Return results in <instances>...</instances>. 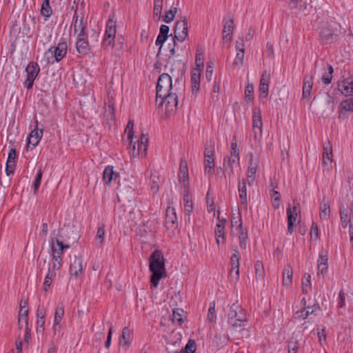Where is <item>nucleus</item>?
I'll list each match as a JSON object with an SVG mask.
<instances>
[{
    "mask_svg": "<svg viewBox=\"0 0 353 353\" xmlns=\"http://www.w3.org/2000/svg\"><path fill=\"white\" fill-rule=\"evenodd\" d=\"M196 343L194 340H189L185 346L183 353H194L196 349Z\"/></svg>",
    "mask_w": 353,
    "mask_h": 353,
    "instance_id": "51",
    "label": "nucleus"
},
{
    "mask_svg": "<svg viewBox=\"0 0 353 353\" xmlns=\"http://www.w3.org/2000/svg\"><path fill=\"white\" fill-rule=\"evenodd\" d=\"M163 8V0H154V16L158 19H161V14Z\"/></svg>",
    "mask_w": 353,
    "mask_h": 353,
    "instance_id": "47",
    "label": "nucleus"
},
{
    "mask_svg": "<svg viewBox=\"0 0 353 353\" xmlns=\"http://www.w3.org/2000/svg\"><path fill=\"white\" fill-rule=\"evenodd\" d=\"M150 270L152 274L150 278L152 286L157 288L161 279L166 276L165 262L160 250H156L150 256Z\"/></svg>",
    "mask_w": 353,
    "mask_h": 353,
    "instance_id": "1",
    "label": "nucleus"
},
{
    "mask_svg": "<svg viewBox=\"0 0 353 353\" xmlns=\"http://www.w3.org/2000/svg\"><path fill=\"white\" fill-rule=\"evenodd\" d=\"M116 32V21L110 18L107 22L104 37L101 43V46L105 50L109 51L114 47Z\"/></svg>",
    "mask_w": 353,
    "mask_h": 353,
    "instance_id": "4",
    "label": "nucleus"
},
{
    "mask_svg": "<svg viewBox=\"0 0 353 353\" xmlns=\"http://www.w3.org/2000/svg\"><path fill=\"white\" fill-rule=\"evenodd\" d=\"M237 228L239 230V246L241 249L245 250L246 244H247L248 234H247V232H243L241 222L240 223V224L239 225Z\"/></svg>",
    "mask_w": 353,
    "mask_h": 353,
    "instance_id": "37",
    "label": "nucleus"
},
{
    "mask_svg": "<svg viewBox=\"0 0 353 353\" xmlns=\"http://www.w3.org/2000/svg\"><path fill=\"white\" fill-rule=\"evenodd\" d=\"M179 182L183 188V192H190V181L189 173L187 162L185 160H181L179 166V171L178 174Z\"/></svg>",
    "mask_w": 353,
    "mask_h": 353,
    "instance_id": "11",
    "label": "nucleus"
},
{
    "mask_svg": "<svg viewBox=\"0 0 353 353\" xmlns=\"http://www.w3.org/2000/svg\"><path fill=\"white\" fill-rule=\"evenodd\" d=\"M320 218L321 219H327L330 214V205L327 203H322L320 206Z\"/></svg>",
    "mask_w": 353,
    "mask_h": 353,
    "instance_id": "44",
    "label": "nucleus"
},
{
    "mask_svg": "<svg viewBox=\"0 0 353 353\" xmlns=\"http://www.w3.org/2000/svg\"><path fill=\"white\" fill-rule=\"evenodd\" d=\"M15 167L16 163H13L11 161L6 162V172L8 176L14 173Z\"/></svg>",
    "mask_w": 353,
    "mask_h": 353,
    "instance_id": "64",
    "label": "nucleus"
},
{
    "mask_svg": "<svg viewBox=\"0 0 353 353\" xmlns=\"http://www.w3.org/2000/svg\"><path fill=\"white\" fill-rule=\"evenodd\" d=\"M178 104V95L175 92H167L165 96L156 97V105L158 108L165 105L167 113L173 112Z\"/></svg>",
    "mask_w": 353,
    "mask_h": 353,
    "instance_id": "6",
    "label": "nucleus"
},
{
    "mask_svg": "<svg viewBox=\"0 0 353 353\" xmlns=\"http://www.w3.org/2000/svg\"><path fill=\"white\" fill-rule=\"evenodd\" d=\"M176 12V8H172L168 12L165 13V16L163 17V21L167 23H169L171 21H172Z\"/></svg>",
    "mask_w": 353,
    "mask_h": 353,
    "instance_id": "49",
    "label": "nucleus"
},
{
    "mask_svg": "<svg viewBox=\"0 0 353 353\" xmlns=\"http://www.w3.org/2000/svg\"><path fill=\"white\" fill-rule=\"evenodd\" d=\"M40 71V68L37 63H30L26 68V72L27 73V78L24 82V86L27 89L32 88L34 81L37 78Z\"/></svg>",
    "mask_w": 353,
    "mask_h": 353,
    "instance_id": "12",
    "label": "nucleus"
},
{
    "mask_svg": "<svg viewBox=\"0 0 353 353\" xmlns=\"http://www.w3.org/2000/svg\"><path fill=\"white\" fill-rule=\"evenodd\" d=\"M83 272V259L81 256H74L70 265V273L72 276L77 278Z\"/></svg>",
    "mask_w": 353,
    "mask_h": 353,
    "instance_id": "17",
    "label": "nucleus"
},
{
    "mask_svg": "<svg viewBox=\"0 0 353 353\" xmlns=\"http://www.w3.org/2000/svg\"><path fill=\"white\" fill-rule=\"evenodd\" d=\"M247 321L245 311L239 305H233L228 313V323L234 327L244 325Z\"/></svg>",
    "mask_w": 353,
    "mask_h": 353,
    "instance_id": "5",
    "label": "nucleus"
},
{
    "mask_svg": "<svg viewBox=\"0 0 353 353\" xmlns=\"http://www.w3.org/2000/svg\"><path fill=\"white\" fill-rule=\"evenodd\" d=\"M290 9L299 12L306 8V3L303 0H285Z\"/></svg>",
    "mask_w": 353,
    "mask_h": 353,
    "instance_id": "31",
    "label": "nucleus"
},
{
    "mask_svg": "<svg viewBox=\"0 0 353 353\" xmlns=\"http://www.w3.org/2000/svg\"><path fill=\"white\" fill-rule=\"evenodd\" d=\"M67 49V42L62 39L58 43L57 46L51 47L44 53L47 63L53 64L54 62H59L65 57Z\"/></svg>",
    "mask_w": 353,
    "mask_h": 353,
    "instance_id": "3",
    "label": "nucleus"
},
{
    "mask_svg": "<svg viewBox=\"0 0 353 353\" xmlns=\"http://www.w3.org/2000/svg\"><path fill=\"white\" fill-rule=\"evenodd\" d=\"M317 330H318L317 335H318V338H319V341L321 345H323V341L325 342V340H326L325 329V327H323L321 329L318 327Z\"/></svg>",
    "mask_w": 353,
    "mask_h": 353,
    "instance_id": "61",
    "label": "nucleus"
},
{
    "mask_svg": "<svg viewBox=\"0 0 353 353\" xmlns=\"http://www.w3.org/2000/svg\"><path fill=\"white\" fill-rule=\"evenodd\" d=\"M244 51L237 52L233 65L235 67H241L243 63Z\"/></svg>",
    "mask_w": 353,
    "mask_h": 353,
    "instance_id": "53",
    "label": "nucleus"
},
{
    "mask_svg": "<svg viewBox=\"0 0 353 353\" xmlns=\"http://www.w3.org/2000/svg\"><path fill=\"white\" fill-rule=\"evenodd\" d=\"M332 149L331 146H324L323 153V164L325 166L331 165L333 161Z\"/></svg>",
    "mask_w": 353,
    "mask_h": 353,
    "instance_id": "32",
    "label": "nucleus"
},
{
    "mask_svg": "<svg viewBox=\"0 0 353 353\" xmlns=\"http://www.w3.org/2000/svg\"><path fill=\"white\" fill-rule=\"evenodd\" d=\"M74 32L77 34V38L88 37L86 30L88 28L87 21L83 15L79 16L77 12L73 17Z\"/></svg>",
    "mask_w": 353,
    "mask_h": 353,
    "instance_id": "9",
    "label": "nucleus"
},
{
    "mask_svg": "<svg viewBox=\"0 0 353 353\" xmlns=\"http://www.w3.org/2000/svg\"><path fill=\"white\" fill-rule=\"evenodd\" d=\"M52 13V8L50 6V0H43L41 8V14L46 19L49 18Z\"/></svg>",
    "mask_w": 353,
    "mask_h": 353,
    "instance_id": "40",
    "label": "nucleus"
},
{
    "mask_svg": "<svg viewBox=\"0 0 353 353\" xmlns=\"http://www.w3.org/2000/svg\"><path fill=\"white\" fill-rule=\"evenodd\" d=\"M42 175H43V172H42V170L40 168L39 169L38 172H37V176H36V178L34 179V181L33 183V188H34V194L37 193L39 186H40V184H41V179H42Z\"/></svg>",
    "mask_w": 353,
    "mask_h": 353,
    "instance_id": "52",
    "label": "nucleus"
},
{
    "mask_svg": "<svg viewBox=\"0 0 353 353\" xmlns=\"http://www.w3.org/2000/svg\"><path fill=\"white\" fill-rule=\"evenodd\" d=\"M205 159V173L212 175L215 163L214 157H204Z\"/></svg>",
    "mask_w": 353,
    "mask_h": 353,
    "instance_id": "39",
    "label": "nucleus"
},
{
    "mask_svg": "<svg viewBox=\"0 0 353 353\" xmlns=\"http://www.w3.org/2000/svg\"><path fill=\"white\" fill-rule=\"evenodd\" d=\"M343 110L352 112L353 111V98L344 100L341 103Z\"/></svg>",
    "mask_w": 353,
    "mask_h": 353,
    "instance_id": "50",
    "label": "nucleus"
},
{
    "mask_svg": "<svg viewBox=\"0 0 353 353\" xmlns=\"http://www.w3.org/2000/svg\"><path fill=\"white\" fill-rule=\"evenodd\" d=\"M256 172V167L254 165L252 162H250L248 170V183L250 186L252 185L254 183Z\"/></svg>",
    "mask_w": 353,
    "mask_h": 353,
    "instance_id": "42",
    "label": "nucleus"
},
{
    "mask_svg": "<svg viewBox=\"0 0 353 353\" xmlns=\"http://www.w3.org/2000/svg\"><path fill=\"white\" fill-rule=\"evenodd\" d=\"M165 225L167 229L175 230L178 227L177 217L174 208L168 207L166 210Z\"/></svg>",
    "mask_w": 353,
    "mask_h": 353,
    "instance_id": "16",
    "label": "nucleus"
},
{
    "mask_svg": "<svg viewBox=\"0 0 353 353\" xmlns=\"http://www.w3.org/2000/svg\"><path fill=\"white\" fill-rule=\"evenodd\" d=\"M312 290L311 276L308 273L304 274L302 281V291L303 294H308Z\"/></svg>",
    "mask_w": 353,
    "mask_h": 353,
    "instance_id": "38",
    "label": "nucleus"
},
{
    "mask_svg": "<svg viewBox=\"0 0 353 353\" xmlns=\"http://www.w3.org/2000/svg\"><path fill=\"white\" fill-rule=\"evenodd\" d=\"M252 126L254 129L258 128L261 132L263 126L260 108L257 107L252 110Z\"/></svg>",
    "mask_w": 353,
    "mask_h": 353,
    "instance_id": "26",
    "label": "nucleus"
},
{
    "mask_svg": "<svg viewBox=\"0 0 353 353\" xmlns=\"http://www.w3.org/2000/svg\"><path fill=\"white\" fill-rule=\"evenodd\" d=\"M322 65L324 69L327 68V71H325L322 76V81L325 84L328 85L332 82L334 69L329 63H323Z\"/></svg>",
    "mask_w": 353,
    "mask_h": 353,
    "instance_id": "29",
    "label": "nucleus"
},
{
    "mask_svg": "<svg viewBox=\"0 0 353 353\" xmlns=\"http://www.w3.org/2000/svg\"><path fill=\"white\" fill-rule=\"evenodd\" d=\"M174 45L176 46L175 39L179 41L183 42L188 35V19H184L176 23L174 29Z\"/></svg>",
    "mask_w": 353,
    "mask_h": 353,
    "instance_id": "10",
    "label": "nucleus"
},
{
    "mask_svg": "<svg viewBox=\"0 0 353 353\" xmlns=\"http://www.w3.org/2000/svg\"><path fill=\"white\" fill-rule=\"evenodd\" d=\"M239 153L238 151V145L236 142L231 143V153L230 156L224 157L223 168L229 179L234 174V168L239 167Z\"/></svg>",
    "mask_w": 353,
    "mask_h": 353,
    "instance_id": "2",
    "label": "nucleus"
},
{
    "mask_svg": "<svg viewBox=\"0 0 353 353\" xmlns=\"http://www.w3.org/2000/svg\"><path fill=\"white\" fill-rule=\"evenodd\" d=\"M303 99H309L311 94V90L313 87V76L312 75H305L303 78Z\"/></svg>",
    "mask_w": 353,
    "mask_h": 353,
    "instance_id": "23",
    "label": "nucleus"
},
{
    "mask_svg": "<svg viewBox=\"0 0 353 353\" xmlns=\"http://www.w3.org/2000/svg\"><path fill=\"white\" fill-rule=\"evenodd\" d=\"M321 38L326 43H332L337 39V34L329 28H324L321 32Z\"/></svg>",
    "mask_w": 353,
    "mask_h": 353,
    "instance_id": "27",
    "label": "nucleus"
},
{
    "mask_svg": "<svg viewBox=\"0 0 353 353\" xmlns=\"http://www.w3.org/2000/svg\"><path fill=\"white\" fill-rule=\"evenodd\" d=\"M233 30V21H228L225 23L223 30V39L225 42H230L232 40L231 34Z\"/></svg>",
    "mask_w": 353,
    "mask_h": 353,
    "instance_id": "30",
    "label": "nucleus"
},
{
    "mask_svg": "<svg viewBox=\"0 0 353 353\" xmlns=\"http://www.w3.org/2000/svg\"><path fill=\"white\" fill-rule=\"evenodd\" d=\"M254 86L252 84H248L245 89V99L248 103L252 102L254 100Z\"/></svg>",
    "mask_w": 353,
    "mask_h": 353,
    "instance_id": "48",
    "label": "nucleus"
},
{
    "mask_svg": "<svg viewBox=\"0 0 353 353\" xmlns=\"http://www.w3.org/2000/svg\"><path fill=\"white\" fill-rule=\"evenodd\" d=\"M255 274H256V283H263L265 276V270L263 264L261 261H257L254 265Z\"/></svg>",
    "mask_w": 353,
    "mask_h": 353,
    "instance_id": "28",
    "label": "nucleus"
},
{
    "mask_svg": "<svg viewBox=\"0 0 353 353\" xmlns=\"http://www.w3.org/2000/svg\"><path fill=\"white\" fill-rule=\"evenodd\" d=\"M62 266V259L52 258V265L49 268L56 270H59Z\"/></svg>",
    "mask_w": 353,
    "mask_h": 353,
    "instance_id": "59",
    "label": "nucleus"
},
{
    "mask_svg": "<svg viewBox=\"0 0 353 353\" xmlns=\"http://www.w3.org/2000/svg\"><path fill=\"white\" fill-rule=\"evenodd\" d=\"M133 120H129L128 125L125 128V132L128 134V139L131 140L133 139Z\"/></svg>",
    "mask_w": 353,
    "mask_h": 353,
    "instance_id": "57",
    "label": "nucleus"
},
{
    "mask_svg": "<svg viewBox=\"0 0 353 353\" xmlns=\"http://www.w3.org/2000/svg\"><path fill=\"white\" fill-rule=\"evenodd\" d=\"M121 339L123 340L122 345L128 346L130 344L131 333L128 327H125L123 329Z\"/></svg>",
    "mask_w": 353,
    "mask_h": 353,
    "instance_id": "45",
    "label": "nucleus"
},
{
    "mask_svg": "<svg viewBox=\"0 0 353 353\" xmlns=\"http://www.w3.org/2000/svg\"><path fill=\"white\" fill-rule=\"evenodd\" d=\"M148 139L145 134H141L139 140L133 142L130 140L129 153L132 157L137 156L145 157L148 149Z\"/></svg>",
    "mask_w": 353,
    "mask_h": 353,
    "instance_id": "7",
    "label": "nucleus"
},
{
    "mask_svg": "<svg viewBox=\"0 0 353 353\" xmlns=\"http://www.w3.org/2000/svg\"><path fill=\"white\" fill-rule=\"evenodd\" d=\"M105 240V228L104 225L99 226L97 230L95 237V243L97 247H103Z\"/></svg>",
    "mask_w": 353,
    "mask_h": 353,
    "instance_id": "36",
    "label": "nucleus"
},
{
    "mask_svg": "<svg viewBox=\"0 0 353 353\" xmlns=\"http://www.w3.org/2000/svg\"><path fill=\"white\" fill-rule=\"evenodd\" d=\"M269 94L268 85H259V97L266 98Z\"/></svg>",
    "mask_w": 353,
    "mask_h": 353,
    "instance_id": "60",
    "label": "nucleus"
},
{
    "mask_svg": "<svg viewBox=\"0 0 353 353\" xmlns=\"http://www.w3.org/2000/svg\"><path fill=\"white\" fill-rule=\"evenodd\" d=\"M64 315V306L63 303H59L55 308L54 322L57 325L61 323Z\"/></svg>",
    "mask_w": 353,
    "mask_h": 353,
    "instance_id": "41",
    "label": "nucleus"
},
{
    "mask_svg": "<svg viewBox=\"0 0 353 353\" xmlns=\"http://www.w3.org/2000/svg\"><path fill=\"white\" fill-rule=\"evenodd\" d=\"M216 319L215 314V302L213 301L210 303V307L208 312V320L211 322L214 321Z\"/></svg>",
    "mask_w": 353,
    "mask_h": 353,
    "instance_id": "55",
    "label": "nucleus"
},
{
    "mask_svg": "<svg viewBox=\"0 0 353 353\" xmlns=\"http://www.w3.org/2000/svg\"><path fill=\"white\" fill-rule=\"evenodd\" d=\"M68 245H64L63 243L58 239L52 238L50 241L51 256L52 258L62 259L61 256L64 249L69 248Z\"/></svg>",
    "mask_w": 353,
    "mask_h": 353,
    "instance_id": "13",
    "label": "nucleus"
},
{
    "mask_svg": "<svg viewBox=\"0 0 353 353\" xmlns=\"http://www.w3.org/2000/svg\"><path fill=\"white\" fill-rule=\"evenodd\" d=\"M299 343L296 340H290L288 343V353H297Z\"/></svg>",
    "mask_w": 353,
    "mask_h": 353,
    "instance_id": "58",
    "label": "nucleus"
},
{
    "mask_svg": "<svg viewBox=\"0 0 353 353\" xmlns=\"http://www.w3.org/2000/svg\"><path fill=\"white\" fill-rule=\"evenodd\" d=\"M240 254L238 250H234L232 256H231V266L233 269H236V274L238 273V268H239Z\"/></svg>",
    "mask_w": 353,
    "mask_h": 353,
    "instance_id": "46",
    "label": "nucleus"
},
{
    "mask_svg": "<svg viewBox=\"0 0 353 353\" xmlns=\"http://www.w3.org/2000/svg\"><path fill=\"white\" fill-rule=\"evenodd\" d=\"M42 136L43 130H40L39 132L37 128L34 129L29 135L27 148L30 150L34 148L39 143Z\"/></svg>",
    "mask_w": 353,
    "mask_h": 353,
    "instance_id": "19",
    "label": "nucleus"
},
{
    "mask_svg": "<svg viewBox=\"0 0 353 353\" xmlns=\"http://www.w3.org/2000/svg\"><path fill=\"white\" fill-rule=\"evenodd\" d=\"M46 312L43 307H39L37 310V332H43L45 330Z\"/></svg>",
    "mask_w": 353,
    "mask_h": 353,
    "instance_id": "25",
    "label": "nucleus"
},
{
    "mask_svg": "<svg viewBox=\"0 0 353 353\" xmlns=\"http://www.w3.org/2000/svg\"><path fill=\"white\" fill-rule=\"evenodd\" d=\"M283 274V285L287 287L290 286L292 282V268L290 266L288 265L284 268Z\"/></svg>",
    "mask_w": 353,
    "mask_h": 353,
    "instance_id": "34",
    "label": "nucleus"
},
{
    "mask_svg": "<svg viewBox=\"0 0 353 353\" xmlns=\"http://www.w3.org/2000/svg\"><path fill=\"white\" fill-rule=\"evenodd\" d=\"M270 75L268 74L266 71L263 72L261 80H260V85H268L270 83Z\"/></svg>",
    "mask_w": 353,
    "mask_h": 353,
    "instance_id": "63",
    "label": "nucleus"
},
{
    "mask_svg": "<svg viewBox=\"0 0 353 353\" xmlns=\"http://www.w3.org/2000/svg\"><path fill=\"white\" fill-rule=\"evenodd\" d=\"M214 148L212 145H207L204 151V157H214Z\"/></svg>",
    "mask_w": 353,
    "mask_h": 353,
    "instance_id": "62",
    "label": "nucleus"
},
{
    "mask_svg": "<svg viewBox=\"0 0 353 353\" xmlns=\"http://www.w3.org/2000/svg\"><path fill=\"white\" fill-rule=\"evenodd\" d=\"M201 70L195 68L191 72V82H200Z\"/></svg>",
    "mask_w": 353,
    "mask_h": 353,
    "instance_id": "56",
    "label": "nucleus"
},
{
    "mask_svg": "<svg viewBox=\"0 0 353 353\" xmlns=\"http://www.w3.org/2000/svg\"><path fill=\"white\" fill-rule=\"evenodd\" d=\"M340 216L343 226L346 227L350 222V218L348 219L347 210L345 208H340Z\"/></svg>",
    "mask_w": 353,
    "mask_h": 353,
    "instance_id": "54",
    "label": "nucleus"
},
{
    "mask_svg": "<svg viewBox=\"0 0 353 353\" xmlns=\"http://www.w3.org/2000/svg\"><path fill=\"white\" fill-rule=\"evenodd\" d=\"M28 301H25L23 303H21L20 304V310L19 312V325L21 329L23 326V323L25 325H28Z\"/></svg>",
    "mask_w": 353,
    "mask_h": 353,
    "instance_id": "22",
    "label": "nucleus"
},
{
    "mask_svg": "<svg viewBox=\"0 0 353 353\" xmlns=\"http://www.w3.org/2000/svg\"><path fill=\"white\" fill-rule=\"evenodd\" d=\"M338 90L345 97L353 95V78H347L339 81Z\"/></svg>",
    "mask_w": 353,
    "mask_h": 353,
    "instance_id": "15",
    "label": "nucleus"
},
{
    "mask_svg": "<svg viewBox=\"0 0 353 353\" xmlns=\"http://www.w3.org/2000/svg\"><path fill=\"white\" fill-rule=\"evenodd\" d=\"M225 228L222 225H216L215 230L216 242L218 245L225 242Z\"/></svg>",
    "mask_w": 353,
    "mask_h": 353,
    "instance_id": "35",
    "label": "nucleus"
},
{
    "mask_svg": "<svg viewBox=\"0 0 353 353\" xmlns=\"http://www.w3.org/2000/svg\"><path fill=\"white\" fill-rule=\"evenodd\" d=\"M184 213L188 217L185 219L186 223H191V213L193 210V203L190 196V192H183Z\"/></svg>",
    "mask_w": 353,
    "mask_h": 353,
    "instance_id": "21",
    "label": "nucleus"
},
{
    "mask_svg": "<svg viewBox=\"0 0 353 353\" xmlns=\"http://www.w3.org/2000/svg\"><path fill=\"white\" fill-rule=\"evenodd\" d=\"M76 49L81 55H87L90 53V46L88 37L77 38Z\"/></svg>",
    "mask_w": 353,
    "mask_h": 353,
    "instance_id": "18",
    "label": "nucleus"
},
{
    "mask_svg": "<svg viewBox=\"0 0 353 353\" xmlns=\"http://www.w3.org/2000/svg\"><path fill=\"white\" fill-rule=\"evenodd\" d=\"M247 183L248 181H246L245 179H243L241 182H239L238 185L241 207L245 210L247 209L248 204V195L246 187Z\"/></svg>",
    "mask_w": 353,
    "mask_h": 353,
    "instance_id": "20",
    "label": "nucleus"
},
{
    "mask_svg": "<svg viewBox=\"0 0 353 353\" xmlns=\"http://www.w3.org/2000/svg\"><path fill=\"white\" fill-rule=\"evenodd\" d=\"M183 310L179 308L173 310L172 321L174 323L181 325L183 323Z\"/></svg>",
    "mask_w": 353,
    "mask_h": 353,
    "instance_id": "43",
    "label": "nucleus"
},
{
    "mask_svg": "<svg viewBox=\"0 0 353 353\" xmlns=\"http://www.w3.org/2000/svg\"><path fill=\"white\" fill-rule=\"evenodd\" d=\"M287 215H288V231L290 234H292L294 232V224L296 220L297 216L295 214H293L292 208L289 205L287 208Z\"/></svg>",
    "mask_w": 353,
    "mask_h": 353,
    "instance_id": "33",
    "label": "nucleus"
},
{
    "mask_svg": "<svg viewBox=\"0 0 353 353\" xmlns=\"http://www.w3.org/2000/svg\"><path fill=\"white\" fill-rule=\"evenodd\" d=\"M319 308L318 303H315L312 305L305 306L302 310H298L294 314V317L297 319H306L310 315H316V312Z\"/></svg>",
    "mask_w": 353,
    "mask_h": 353,
    "instance_id": "14",
    "label": "nucleus"
},
{
    "mask_svg": "<svg viewBox=\"0 0 353 353\" xmlns=\"http://www.w3.org/2000/svg\"><path fill=\"white\" fill-rule=\"evenodd\" d=\"M177 88H174L176 90ZM174 90L171 77L167 73H163L160 75L157 85L156 97L165 96L167 92Z\"/></svg>",
    "mask_w": 353,
    "mask_h": 353,
    "instance_id": "8",
    "label": "nucleus"
},
{
    "mask_svg": "<svg viewBox=\"0 0 353 353\" xmlns=\"http://www.w3.org/2000/svg\"><path fill=\"white\" fill-rule=\"evenodd\" d=\"M119 177V174L113 170V167L108 165L103 173V180L105 184H110L112 180Z\"/></svg>",
    "mask_w": 353,
    "mask_h": 353,
    "instance_id": "24",
    "label": "nucleus"
}]
</instances>
